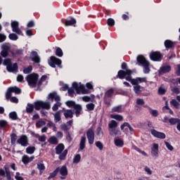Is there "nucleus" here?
<instances>
[{
  "instance_id": "nucleus-1",
  "label": "nucleus",
  "mask_w": 180,
  "mask_h": 180,
  "mask_svg": "<svg viewBox=\"0 0 180 180\" xmlns=\"http://www.w3.org/2000/svg\"><path fill=\"white\" fill-rule=\"evenodd\" d=\"M133 74V71L131 70H127L124 72V70H120L117 74L118 78L120 79H126L127 81L131 82L132 85H135L134 86V91L136 95H140L141 94V87L139 84H141L143 82H147V77H137L136 79H131V75Z\"/></svg>"
},
{
  "instance_id": "nucleus-2",
  "label": "nucleus",
  "mask_w": 180,
  "mask_h": 180,
  "mask_svg": "<svg viewBox=\"0 0 180 180\" xmlns=\"http://www.w3.org/2000/svg\"><path fill=\"white\" fill-rule=\"evenodd\" d=\"M51 108V105L49 102L38 101L34 102V104L28 103L26 106L27 113H32L34 109L36 110H40V109H46L49 110Z\"/></svg>"
},
{
  "instance_id": "nucleus-3",
  "label": "nucleus",
  "mask_w": 180,
  "mask_h": 180,
  "mask_svg": "<svg viewBox=\"0 0 180 180\" xmlns=\"http://www.w3.org/2000/svg\"><path fill=\"white\" fill-rule=\"evenodd\" d=\"M15 93L17 94L18 95H19V94H20V92H22V91L20 90V89H19V87L17 86H13V87H10L8 88L6 94V99H10L11 102H13L14 103H18V102H19V100L18 99V98L16 97H11L12 96V93Z\"/></svg>"
},
{
  "instance_id": "nucleus-4",
  "label": "nucleus",
  "mask_w": 180,
  "mask_h": 180,
  "mask_svg": "<svg viewBox=\"0 0 180 180\" xmlns=\"http://www.w3.org/2000/svg\"><path fill=\"white\" fill-rule=\"evenodd\" d=\"M117 126H119V124L115 120H112L109 122L108 131L110 136L115 137V136H117L120 133V131L117 129Z\"/></svg>"
},
{
  "instance_id": "nucleus-5",
  "label": "nucleus",
  "mask_w": 180,
  "mask_h": 180,
  "mask_svg": "<svg viewBox=\"0 0 180 180\" xmlns=\"http://www.w3.org/2000/svg\"><path fill=\"white\" fill-rule=\"evenodd\" d=\"M137 61L139 65L143 67L144 74H148L150 72V62H148L147 59H146V58L141 55L137 57Z\"/></svg>"
},
{
  "instance_id": "nucleus-6",
  "label": "nucleus",
  "mask_w": 180,
  "mask_h": 180,
  "mask_svg": "<svg viewBox=\"0 0 180 180\" xmlns=\"http://www.w3.org/2000/svg\"><path fill=\"white\" fill-rule=\"evenodd\" d=\"M49 98L51 99V101H55L56 103L53 105L52 110L56 112V110H58V108L61 106V98L58 95H57V93L53 92L51 93L49 95Z\"/></svg>"
},
{
  "instance_id": "nucleus-7",
  "label": "nucleus",
  "mask_w": 180,
  "mask_h": 180,
  "mask_svg": "<svg viewBox=\"0 0 180 180\" xmlns=\"http://www.w3.org/2000/svg\"><path fill=\"white\" fill-rule=\"evenodd\" d=\"M4 65H6L8 72H18V64H12V60L10 58H6L4 61Z\"/></svg>"
},
{
  "instance_id": "nucleus-8",
  "label": "nucleus",
  "mask_w": 180,
  "mask_h": 180,
  "mask_svg": "<svg viewBox=\"0 0 180 180\" xmlns=\"http://www.w3.org/2000/svg\"><path fill=\"white\" fill-rule=\"evenodd\" d=\"M25 79L27 82L28 83V85L33 88L34 86H36V84H37V81L39 79V75L32 73L27 75Z\"/></svg>"
},
{
  "instance_id": "nucleus-9",
  "label": "nucleus",
  "mask_w": 180,
  "mask_h": 180,
  "mask_svg": "<svg viewBox=\"0 0 180 180\" xmlns=\"http://www.w3.org/2000/svg\"><path fill=\"white\" fill-rule=\"evenodd\" d=\"M65 104L69 108L72 107L75 109V115H76L77 117H78V116H79V115H81V112L82 111V107L81 106V105L75 104V102H74L72 101H67L65 103Z\"/></svg>"
},
{
  "instance_id": "nucleus-10",
  "label": "nucleus",
  "mask_w": 180,
  "mask_h": 180,
  "mask_svg": "<svg viewBox=\"0 0 180 180\" xmlns=\"http://www.w3.org/2000/svg\"><path fill=\"white\" fill-rule=\"evenodd\" d=\"M72 88L75 89L77 94H88V91L85 89V86L81 83L73 82Z\"/></svg>"
},
{
  "instance_id": "nucleus-11",
  "label": "nucleus",
  "mask_w": 180,
  "mask_h": 180,
  "mask_svg": "<svg viewBox=\"0 0 180 180\" xmlns=\"http://www.w3.org/2000/svg\"><path fill=\"white\" fill-rule=\"evenodd\" d=\"M61 60L57 58L56 56H51L49 60V65L52 67V68H56V65H58L59 68H61Z\"/></svg>"
},
{
  "instance_id": "nucleus-12",
  "label": "nucleus",
  "mask_w": 180,
  "mask_h": 180,
  "mask_svg": "<svg viewBox=\"0 0 180 180\" xmlns=\"http://www.w3.org/2000/svg\"><path fill=\"white\" fill-rule=\"evenodd\" d=\"M160 146L158 143H153L150 150V154L153 158H157L160 155V150H159Z\"/></svg>"
},
{
  "instance_id": "nucleus-13",
  "label": "nucleus",
  "mask_w": 180,
  "mask_h": 180,
  "mask_svg": "<svg viewBox=\"0 0 180 180\" xmlns=\"http://www.w3.org/2000/svg\"><path fill=\"white\" fill-rule=\"evenodd\" d=\"M86 137L89 144L92 145L95 141V132L94 131V129H89L86 131Z\"/></svg>"
},
{
  "instance_id": "nucleus-14",
  "label": "nucleus",
  "mask_w": 180,
  "mask_h": 180,
  "mask_svg": "<svg viewBox=\"0 0 180 180\" xmlns=\"http://www.w3.org/2000/svg\"><path fill=\"white\" fill-rule=\"evenodd\" d=\"M58 169V172L62 176H60V179H65V176L68 175V169H67L66 166H62L61 167L56 168Z\"/></svg>"
},
{
  "instance_id": "nucleus-15",
  "label": "nucleus",
  "mask_w": 180,
  "mask_h": 180,
  "mask_svg": "<svg viewBox=\"0 0 180 180\" xmlns=\"http://www.w3.org/2000/svg\"><path fill=\"white\" fill-rule=\"evenodd\" d=\"M150 133L153 137L156 139H160V140H164L167 136L163 132H160L155 129H152Z\"/></svg>"
},
{
  "instance_id": "nucleus-16",
  "label": "nucleus",
  "mask_w": 180,
  "mask_h": 180,
  "mask_svg": "<svg viewBox=\"0 0 180 180\" xmlns=\"http://www.w3.org/2000/svg\"><path fill=\"white\" fill-rule=\"evenodd\" d=\"M11 27L13 32L17 33V34H22V36L23 35V33H22V30L19 29V22L18 21H13L11 22Z\"/></svg>"
},
{
  "instance_id": "nucleus-17",
  "label": "nucleus",
  "mask_w": 180,
  "mask_h": 180,
  "mask_svg": "<svg viewBox=\"0 0 180 180\" xmlns=\"http://www.w3.org/2000/svg\"><path fill=\"white\" fill-rule=\"evenodd\" d=\"M11 27L13 32L17 33V34H22V36L23 35V33H22V30L19 29V22L18 21H13L11 22Z\"/></svg>"
},
{
  "instance_id": "nucleus-18",
  "label": "nucleus",
  "mask_w": 180,
  "mask_h": 180,
  "mask_svg": "<svg viewBox=\"0 0 180 180\" xmlns=\"http://www.w3.org/2000/svg\"><path fill=\"white\" fill-rule=\"evenodd\" d=\"M120 129L121 130H122V131H124V133H127V131H134V129H133V127H131V126L130 125V124H129L128 122H124L121 126H120Z\"/></svg>"
},
{
  "instance_id": "nucleus-19",
  "label": "nucleus",
  "mask_w": 180,
  "mask_h": 180,
  "mask_svg": "<svg viewBox=\"0 0 180 180\" xmlns=\"http://www.w3.org/2000/svg\"><path fill=\"white\" fill-rule=\"evenodd\" d=\"M18 144H20L22 147L27 146L29 143V140L27 139V136L22 135L20 137V139L17 141Z\"/></svg>"
},
{
  "instance_id": "nucleus-20",
  "label": "nucleus",
  "mask_w": 180,
  "mask_h": 180,
  "mask_svg": "<svg viewBox=\"0 0 180 180\" xmlns=\"http://www.w3.org/2000/svg\"><path fill=\"white\" fill-rule=\"evenodd\" d=\"M150 58L153 61H161V53L160 52H151L150 53Z\"/></svg>"
},
{
  "instance_id": "nucleus-21",
  "label": "nucleus",
  "mask_w": 180,
  "mask_h": 180,
  "mask_svg": "<svg viewBox=\"0 0 180 180\" xmlns=\"http://www.w3.org/2000/svg\"><path fill=\"white\" fill-rule=\"evenodd\" d=\"M170 71H171V66L169 65H164L160 68L159 73L162 75V74H166V72H169Z\"/></svg>"
},
{
  "instance_id": "nucleus-22",
  "label": "nucleus",
  "mask_w": 180,
  "mask_h": 180,
  "mask_svg": "<svg viewBox=\"0 0 180 180\" xmlns=\"http://www.w3.org/2000/svg\"><path fill=\"white\" fill-rule=\"evenodd\" d=\"M31 58L32 61H34V63H36L37 64H39V63H40V56H39V55L37 54V52L32 51L31 53Z\"/></svg>"
},
{
  "instance_id": "nucleus-23",
  "label": "nucleus",
  "mask_w": 180,
  "mask_h": 180,
  "mask_svg": "<svg viewBox=\"0 0 180 180\" xmlns=\"http://www.w3.org/2000/svg\"><path fill=\"white\" fill-rule=\"evenodd\" d=\"M114 143H115L116 147L122 148V147H123V146H124V142L123 141V139L118 138V137L115 138Z\"/></svg>"
},
{
  "instance_id": "nucleus-24",
  "label": "nucleus",
  "mask_w": 180,
  "mask_h": 180,
  "mask_svg": "<svg viewBox=\"0 0 180 180\" xmlns=\"http://www.w3.org/2000/svg\"><path fill=\"white\" fill-rule=\"evenodd\" d=\"M34 160V156L29 157L27 155H24L22 158V161L23 164H29V162H32Z\"/></svg>"
},
{
  "instance_id": "nucleus-25",
  "label": "nucleus",
  "mask_w": 180,
  "mask_h": 180,
  "mask_svg": "<svg viewBox=\"0 0 180 180\" xmlns=\"http://www.w3.org/2000/svg\"><path fill=\"white\" fill-rule=\"evenodd\" d=\"M64 116L66 119H72L74 117V111L72 110H66L64 112Z\"/></svg>"
},
{
  "instance_id": "nucleus-26",
  "label": "nucleus",
  "mask_w": 180,
  "mask_h": 180,
  "mask_svg": "<svg viewBox=\"0 0 180 180\" xmlns=\"http://www.w3.org/2000/svg\"><path fill=\"white\" fill-rule=\"evenodd\" d=\"M86 143V138L85 136H82L79 143V150H84L85 148Z\"/></svg>"
},
{
  "instance_id": "nucleus-27",
  "label": "nucleus",
  "mask_w": 180,
  "mask_h": 180,
  "mask_svg": "<svg viewBox=\"0 0 180 180\" xmlns=\"http://www.w3.org/2000/svg\"><path fill=\"white\" fill-rule=\"evenodd\" d=\"M64 148H65L64 144L63 143L58 144L56 148V154H61L63 151H64Z\"/></svg>"
},
{
  "instance_id": "nucleus-28",
  "label": "nucleus",
  "mask_w": 180,
  "mask_h": 180,
  "mask_svg": "<svg viewBox=\"0 0 180 180\" xmlns=\"http://www.w3.org/2000/svg\"><path fill=\"white\" fill-rule=\"evenodd\" d=\"M53 116L55 123H58V122L61 120V111L56 112L55 114H53Z\"/></svg>"
},
{
  "instance_id": "nucleus-29",
  "label": "nucleus",
  "mask_w": 180,
  "mask_h": 180,
  "mask_svg": "<svg viewBox=\"0 0 180 180\" xmlns=\"http://www.w3.org/2000/svg\"><path fill=\"white\" fill-rule=\"evenodd\" d=\"M5 171L7 180H13V179H12V176L13 175V174L9 171V169L5 167Z\"/></svg>"
},
{
  "instance_id": "nucleus-30",
  "label": "nucleus",
  "mask_w": 180,
  "mask_h": 180,
  "mask_svg": "<svg viewBox=\"0 0 180 180\" xmlns=\"http://www.w3.org/2000/svg\"><path fill=\"white\" fill-rule=\"evenodd\" d=\"M77 23V20L72 18L71 20H68L65 21V26H72Z\"/></svg>"
},
{
  "instance_id": "nucleus-31",
  "label": "nucleus",
  "mask_w": 180,
  "mask_h": 180,
  "mask_svg": "<svg viewBox=\"0 0 180 180\" xmlns=\"http://www.w3.org/2000/svg\"><path fill=\"white\" fill-rule=\"evenodd\" d=\"M37 168L39 170L40 174H43V171L46 169V167L44 166V164L43 162H39L37 164Z\"/></svg>"
},
{
  "instance_id": "nucleus-32",
  "label": "nucleus",
  "mask_w": 180,
  "mask_h": 180,
  "mask_svg": "<svg viewBox=\"0 0 180 180\" xmlns=\"http://www.w3.org/2000/svg\"><path fill=\"white\" fill-rule=\"evenodd\" d=\"M111 119H115V120H118V122H123V116L120 115H111Z\"/></svg>"
},
{
  "instance_id": "nucleus-33",
  "label": "nucleus",
  "mask_w": 180,
  "mask_h": 180,
  "mask_svg": "<svg viewBox=\"0 0 180 180\" xmlns=\"http://www.w3.org/2000/svg\"><path fill=\"white\" fill-rule=\"evenodd\" d=\"M43 126H46V122L43 120H40L37 122L36 123V127L38 129H40V127H43Z\"/></svg>"
},
{
  "instance_id": "nucleus-34",
  "label": "nucleus",
  "mask_w": 180,
  "mask_h": 180,
  "mask_svg": "<svg viewBox=\"0 0 180 180\" xmlns=\"http://www.w3.org/2000/svg\"><path fill=\"white\" fill-rule=\"evenodd\" d=\"M48 127H51L53 131H57V127H56V124L51 121H49L47 123Z\"/></svg>"
},
{
  "instance_id": "nucleus-35",
  "label": "nucleus",
  "mask_w": 180,
  "mask_h": 180,
  "mask_svg": "<svg viewBox=\"0 0 180 180\" xmlns=\"http://www.w3.org/2000/svg\"><path fill=\"white\" fill-rule=\"evenodd\" d=\"M96 136H98V137H103V131L102 130V127H98L96 129Z\"/></svg>"
},
{
  "instance_id": "nucleus-36",
  "label": "nucleus",
  "mask_w": 180,
  "mask_h": 180,
  "mask_svg": "<svg viewBox=\"0 0 180 180\" xmlns=\"http://www.w3.org/2000/svg\"><path fill=\"white\" fill-rule=\"evenodd\" d=\"M49 142L50 144H58V139H57L56 136H51L49 139Z\"/></svg>"
},
{
  "instance_id": "nucleus-37",
  "label": "nucleus",
  "mask_w": 180,
  "mask_h": 180,
  "mask_svg": "<svg viewBox=\"0 0 180 180\" xmlns=\"http://www.w3.org/2000/svg\"><path fill=\"white\" fill-rule=\"evenodd\" d=\"M165 46L166 49H171L174 46V42H172L171 40H166L165 41Z\"/></svg>"
},
{
  "instance_id": "nucleus-38",
  "label": "nucleus",
  "mask_w": 180,
  "mask_h": 180,
  "mask_svg": "<svg viewBox=\"0 0 180 180\" xmlns=\"http://www.w3.org/2000/svg\"><path fill=\"white\" fill-rule=\"evenodd\" d=\"M81 161V155L77 154L74 158H73V164H79Z\"/></svg>"
},
{
  "instance_id": "nucleus-39",
  "label": "nucleus",
  "mask_w": 180,
  "mask_h": 180,
  "mask_svg": "<svg viewBox=\"0 0 180 180\" xmlns=\"http://www.w3.org/2000/svg\"><path fill=\"white\" fill-rule=\"evenodd\" d=\"M170 103L172 105V106L176 108V109H180V103H178V101H176V100H175V99L172 100L170 101Z\"/></svg>"
},
{
  "instance_id": "nucleus-40",
  "label": "nucleus",
  "mask_w": 180,
  "mask_h": 180,
  "mask_svg": "<svg viewBox=\"0 0 180 180\" xmlns=\"http://www.w3.org/2000/svg\"><path fill=\"white\" fill-rule=\"evenodd\" d=\"M123 111L122 105H117L112 108V112H117V113H121Z\"/></svg>"
},
{
  "instance_id": "nucleus-41",
  "label": "nucleus",
  "mask_w": 180,
  "mask_h": 180,
  "mask_svg": "<svg viewBox=\"0 0 180 180\" xmlns=\"http://www.w3.org/2000/svg\"><path fill=\"white\" fill-rule=\"evenodd\" d=\"M36 150V148L34 146H30L26 148V153L27 154H33Z\"/></svg>"
},
{
  "instance_id": "nucleus-42",
  "label": "nucleus",
  "mask_w": 180,
  "mask_h": 180,
  "mask_svg": "<svg viewBox=\"0 0 180 180\" xmlns=\"http://www.w3.org/2000/svg\"><path fill=\"white\" fill-rule=\"evenodd\" d=\"M9 117L12 119V120H18V114L16 112H11L9 113Z\"/></svg>"
},
{
  "instance_id": "nucleus-43",
  "label": "nucleus",
  "mask_w": 180,
  "mask_h": 180,
  "mask_svg": "<svg viewBox=\"0 0 180 180\" xmlns=\"http://www.w3.org/2000/svg\"><path fill=\"white\" fill-rule=\"evenodd\" d=\"M56 55L58 57H63V50L60 48H56Z\"/></svg>"
},
{
  "instance_id": "nucleus-44",
  "label": "nucleus",
  "mask_w": 180,
  "mask_h": 180,
  "mask_svg": "<svg viewBox=\"0 0 180 180\" xmlns=\"http://www.w3.org/2000/svg\"><path fill=\"white\" fill-rule=\"evenodd\" d=\"M180 120L178 118H170L169 120V122L170 123V124H176V123H179Z\"/></svg>"
},
{
  "instance_id": "nucleus-45",
  "label": "nucleus",
  "mask_w": 180,
  "mask_h": 180,
  "mask_svg": "<svg viewBox=\"0 0 180 180\" xmlns=\"http://www.w3.org/2000/svg\"><path fill=\"white\" fill-rule=\"evenodd\" d=\"M1 49L4 51H9V50H11V46H9V44H4L1 46Z\"/></svg>"
},
{
  "instance_id": "nucleus-46",
  "label": "nucleus",
  "mask_w": 180,
  "mask_h": 180,
  "mask_svg": "<svg viewBox=\"0 0 180 180\" xmlns=\"http://www.w3.org/2000/svg\"><path fill=\"white\" fill-rule=\"evenodd\" d=\"M86 108L87 110H89V111L94 110V109H95V104L94 103L86 104Z\"/></svg>"
},
{
  "instance_id": "nucleus-47",
  "label": "nucleus",
  "mask_w": 180,
  "mask_h": 180,
  "mask_svg": "<svg viewBox=\"0 0 180 180\" xmlns=\"http://www.w3.org/2000/svg\"><path fill=\"white\" fill-rule=\"evenodd\" d=\"M67 154H68V150H65L62 154L60 155L59 158L60 160H65V157H67Z\"/></svg>"
},
{
  "instance_id": "nucleus-48",
  "label": "nucleus",
  "mask_w": 180,
  "mask_h": 180,
  "mask_svg": "<svg viewBox=\"0 0 180 180\" xmlns=\"http://www.w3.org/2000/svg\"><path fill=\"white\" fill-rule=\"evenodd\" d=\"M60 129L63 131H68V129H70V127H68V125L67 124H62L60 125Z\"/></svg>"
},
{
  "instance_id": "nucleus-49",
  "label": "nucleus",
  "mask_w": 180,
  "mask_h": 180,
  "mask_svg": "<svg viewBox=\"0 0 180 180\" xmlns=\"http://www.w3.org/2000/svg\"><path fill=\"white\" fill-rule=\"evenodd\" d=\"M22 51L20 49H18L16 51H15V52L12 53V56L13 57H16L17 56H20L22 55Z\"/></svg>"
},
{
  "instance_id": "nucleus-50",
  "label": "nucleus",
  "mask_w": 180,
  "mask_h": 180,
  "mask_svg": "<svg viewBox=\"0 0 180 180\" xmlns=\"http://www.w3.org/2000/svg\"><path fill=\"white\" fill-rule=\"evenodd\" d=\"M96 146L97 147L98 149H99L101 151L103 150V144L101 141H97L96 142Z\"/></svg>"
},
{
  "instance_id": "nucleus-51",
  "label": "nucleus",
  "mask_w": 180,
  "mask_h": 180,
  "mask_svg": "<svg viewBox=\"0 0 180 180\" xmlns=\"http://www.w3.org/2000/svg\"><path fill=\"white\" fill-rule=\"evenodd\" d=\"M164 143L167 148L169 150V151H172L174 150V147L172 146V145H171V143H169V142H167L166 141H165Z\"/></svg>"
},
{
  "instance_id": "nucleus-52",
  "label": "nucleus",
  "mask_w": 180,
  "mask_h": 180,
  "mask_svg": "<svg viewBox=\"0 0 180 180\" xmlns=\"http://www.w3.org/2000/svg\"><path fill=\"white\" fill-rule=\"evenodd\" d=\"M10 40H13V41H16L18 40V35H16V34H10L9 36H8Z\"/></svg>"
},
{
  "instance_id": "nucleus-53",
  "label": "nucleus",
  "mask_w": 180,
  "mask_h": 180,
  "mask_svg": "<svg viewBox=\"0 0 180 180\" xmlns=\"http://www.w3.org/2000/svg\"><path fill=\"white\" fill-rule=\"evenodd\" d=\"M57 174H58V169H56L55 171H53L52 173L50 174L49 176V179H51V178H54Z\"/></svg>"
},
{
  "instance_id": "nucleus-54",
  "label": "nucleus",
  "mask_w": 180,
  "mask_h": 180,
  "mask_svg": "<svg viewBox=\"0 0 180 180\" xmlns=\"http://www.w3.org/2000/svg\"><path fill=\"white\" fill-rule=\"evenodd\" d=\"M32 70H33V68L32 66H29L28 68H25L23 70V72H24V74H29V73L32 72Z\"/></svg>"
},
{
  "instance_id": "nucleus-55",
  "label": "nucleus",
  "mask_w": 180,
  "mask_h": 180,
  "mask_svg": "<svg viewBox=\"0 0 180 180\" xmlns=\"http://www.w3.org/2000/svg\"><path fill=\"white\" fill-rule=\"evenodd\" d=\"M150 113L154 117H157L158 116V111L157 110H150Z\"/></svg>"
},
{
  "instance_id": "nucleus-56",
  "label": "nucleus",
  "mask_w": 180,
  "mask_h": 180,
  "mask_svg": "<svg viewBox=\"0 0 180 180\" xmlns=\"http://www.w3.org/2000/svg\"><path fill=\"white\" fill-rule=\"evenodd\" d=\"M113 95V89H110L105 93V98H110Z\"/></svg>"
},
{
  "instance_id": "nucleus-57",
  "label": "nucleus",
  "mask_w": 180,
  "mask_h": 180,
  "mask_svg": "<svg viewBox=\"0 0 180 180\" xmlns=\"http://www.w3.org/2000/svg\"><path fill=\"white\" fill-rule=\"evenodd\" d=\"M15 179L16 180H24L23 177L22 176V174L19 172L15 173Z\"/></svg>"
},
{
  "instance_id": "nucleus-58",
  "label": "nucleus",
  "mask_w": 180,
  "mask_h": 180,
  "mask_svg": "<svg viewBox=\"0 0 180 180\" xmlns=\"http://www.w3.org/2000/svg\"><path fill=\"white\" fill-rule=\"evenodd\" d=\"M108 26H115V20L109 18L107 21Z\"/></svg>"
},
{
  "instance_id": "nucleus-59",
  "label": "nucleus",
  "mask_w": 180,
  "mask_h": 180,
  "mask_svg": "<svg viewBox=\"0 0 180 180\" xmlns=\"http://www.w3.org/2000/svg\"><path fill=\"white\" fill-rule=\"evenodd\" d=\"M144 171L148 174V175H151L153 174V170H151L148 167H145Z\"/></svg>"
},
{
  "instance_id": "nucleus-60",
  "label": "nucleus",
  "mask_w": 180,
  "mask_h": 180,
  "mask_svg": "<svg viewBox=\"0 0 180 180\" xmlns=\"http://www.w3.org/2000/svg\"><path fill=\"white\" fill-rule=\"evenodd\" d=\"M11 144H15L16 143V134H13L11 135Z\"/></svg>"
},
{
  "instance_id": "nucleus-61",
  "label": "nucleus",
  "mask_w": 180,
  "mask_h": 180,
  "mask_svg": "<svg viewBox=\"0 0 180 180\" xmlns=\"http://www.w3.org/2000/svg\"><path fill=\"white\" fill-rule=\"evenodd\" d=\"M165 92H167V90H165V89H164L162 87L159 88V89H158L159 95H164V94H165Z\"/></svg>"
},
{
  "instance_id": "nucleus-62",
  "label": "nucleus",
  "mask_w": 180,
  "mask_h": 180,
  "mask_svg": "<svg viewBox=\"0 0 180 180\" xmlns=\"http://www.w3.org/2000/svg\"><path fill=\"white\" fill-rule=\"evenodd\" d=\"M6 126H8V122L4 120H0V127H5Z\"/></svg>"
},
{
  "instance_id": "nucleus-63",
  "label": "nucleus",
  "mask_w": 180,
  "mask_h": 180,
  "mask_svg": "<svg viewBox=\"0 0 180 180\" xmlns=\"http://www.w3.org/2000/svg\"><path fill=\"white\" fill-rule=\"evenodd\" d=\"M145 102L143 98H137L136 100V104L137 105H144Z\"/></svg>"
},
{
  "instance_id": "nucleus-64",
  "label": "nucleus",
  "mask_w": 180,
  "mask_h": 180,
  "mask_svg": "<svg viewBox=\"0 0 180 180\" xmlns=\"http://www.w3.org/2000/svg\"><path fill=\"white\" fill-rule=\"evenodd\" d=\"M47 139L45 135H42L38 138L39 141H41V143H44V141H46V139Z\"/></svg>"
}]
</instances>
